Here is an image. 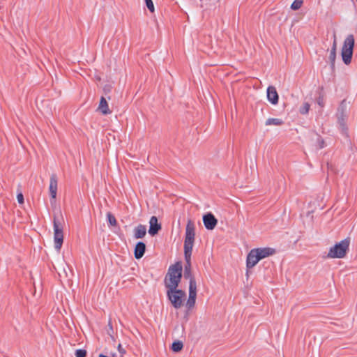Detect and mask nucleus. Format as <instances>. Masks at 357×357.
Here are the masks:
<instances>
[{"label":"nucleus","mask_w":357,"mask_h":357,"mask_svg":"<svg viewBox=\"0 0 357 357\" xmlns=\"http://www.w3.org/2000/svg\"><path fill=\"white\" fill-rule=\"evenodd\" d=\"M195 226L191 220H188L185 234L184 256L186 264L185 266L184 277L185 278H193L191 274V255L195 242Z\"/></svg>","instance_id":"obj_1"},{"label":"nucleus","mask_w":357,"mask_h":357,"mask_svg":"<svg viewBox=\"0 0 357 357\" xmlns=\"http://www.w3.org/2000/svg\"><path fill=\"white\" fill-rule=\"evenodd\" d=\"M182 277V266L180 262L169 268L167 274L165 278V287L168 289L177 288Z\"/></svg>","instance_id":"obj_2"},{"label":"nucleus","mask_w":357,"mask_h":357,"mask_svg":"<svg viewBox=\"0 0 357 357\" xmlns=\"http://www.w3.org/2000/svg\"><path fill=\"white\" fill-rule=\"evenodd\" d=\"M354 43V37L352 34L348 35L344 41L341 55L342 61L346 65H349L351 61Z\"/></svg>","instance_id":"obj_3"},{"label":"nucleus","mask_w":357,"mask_h":357,"mask_svg":"<svg viewBox=\"0 0 357 357\" xmlns=\"http://www.w3.org/2000/svg\"><path fill=\"white\" fill-rule=\"evenodd\" d=\"M350 243L349 238H345L341 241L340 243L335 244L333 247L331 248L328 253V258H343L347 250Z\"/></svg>","instance_id":"obj_4"},{"label":"nucleus","mask_w":357,"mask_h":357,"mask_svg":"<svg viewBox=\"0 0 357 357\" xmlns=\"http://www.w3.org/2000/svg\"><path fill=\"white\" fill-rule=\"evenodd\" d=\"M167 296L172 304L176 308H180L183 304L185 298V293L183 290L177 289V288L168 289L167 291Z\"/></svg>","instance_id":"obj_5"},{"label":"nucleus","mask_w":357,"mask_h":357,"mask_svg":"<svg viewBox=\"0 0 357 357\" xmlns=\"http://www.w3.org/2000/svg\"><path fill=\"white\" fill-rule=\"evenodd\" d=\"M54 248L59 251L63 242V234L61 224L56 218H54Z\"/></svg>","instance_id":"obj_6"},{"label":"nucleus","mask_w":357,"mask_h":357,"mask_svg":"<svg viewBox=\"0 0 357 357\" xmlns=\"http://www.w3.org/2000/svg\"><path fill=\"white\" fill-rule=\"evenodd\" d=\"M337 117L338 123L340 124L342 130L344 131L347 128L346 121L347 119V103L345 100H342L340 103L337 109Z\"/></svg>","instance_id":"obj_7"},{"label":"nucleus","mask_w":357,"mask_h":357,"mask_svg":"<svg viewBox=\"0 0 357 357\" xmlns=\"http://www.w3.org/2000/svg\"><path fill=\"white\" fill-rule=\"evenodd\" d=\"M197 298V284L194 278H191L189 282V297L186 303L188 309L195 306Z\"/></svg>","instance_id":"obj_8"},{"label":"nucleus","mask_w":357,"mask_h":357,"mask_svg":"<svg viewBox=\"0 0 357 357\" xmlns=\"http://www.w3.org/2000/svg\"><path fill=\"white\" fill-rule=\"evenodd\" d=\"M58 178L56 174H53L50 176L49 190L51 196V204H54L57 194Z\"/></svg>","instance_id":"obj_9"},{"label":"nucleus","mask_w":357,"mask_h":357,"mask_svg":"<svg viewBox=\"0 0 357 357\" xmlns=\"http://www.w3.org/2000/svg\"><path fill=\"white\" fill-rule=\"evenodd\" d=\"M203 222L208 230H213L218 224V220L211 213H208L203 216Z\"/></svg>","instance_id":"obj_10"},{"label":"nucleus","mask_w":357,"mask_h":357,"mask_svg":"<svg viewBox=\"0 0 357 357\" xmlns=\"http://www.w3.org/2000/svg\"><path fill=\"white\" fill-rule=\"evenodd\" d=\"M161 229V225L158 222L157 217L152 216L149 220V233L153 236Z\"/></svg>","instance_id":"obj_11"},{"label":"nucleus","mask_w":357,"mask_h":357,"mask_svg":"<svg viewBox=\"0 0 357 357\" xmlns=\"http://www.w3.org/2000/svg\"><path fill=\"white\" fill-rule=\"evenodd\" d=\"M259 260L261 259L258 256L257 251H255L254 249L251 250L247 257V267L248 268L254 267L259 262Z\"/></svg>","instance_id":"obj_12"},{"label":"nucleus","mask_w":357,"mask_h":357,"mask_svg":"<svg viewBox=\"0 0 357 357\" xmlns=\"http://www.w3.org/2000/svg\"><path fill=\"white\" fill-rule=\"evenodd\" d=\"M268 100L273 105L278 103L279 96L275 86H269L267 89Z\"/></svg>","instance_id":"obj_13"},{"label":"nucleus","mask_w":357,"mask_h":357,"mask_svg":"<svg viewBox=\"0 0 357 357\" xmlns=\"http://www.w3.org/2000/svg\"><path fill=\"white\" fill-rule=\"evenodd\" d=\"M254 250L257 251L260 259L269 257L275 253L274 249L270 248H256Z\"/></svg>","instance_id":"obj_14"},{"label":"nucleus","mask_w":357,"mask_h":357,"mask_svg":"<svg viewBox=\"0 0 357 357\" xmlns=\"http://www.w3.org/2000/svg\"><path fill=\"white\" fill-rule=\"evenodd\" d=\"M146 251V245L143 242H138L135 248L134 255L137 259H141Z\"/></svg>","instance_id":"obj_15"},{"label":"nucleus","mask_w":357,"mask_h":357,"mask_svg":"<svg viewBox=\"0 0 357 357\" xmlns=\"http://www.w3.org/2000/svg\"><path fill=\"white\" fill-rule=\"evenodd\" d=\"M98 110L102 114L106 115L111 114L112 111L109 109L108 103L104 97H101Z\"/></svg>","instance_id":"obj_16"},{"label":"nucleus","mask_w":357,"mask_h":357,"mask_svg":"<svg viewBox=\"0 0 357 357\" xmlns=\"http://www.w3.org/2000/svg\"><path fill=\"white\" fill-rule=\"evenodd\" d=\"M146 234V227L145 225H139L134 229V237L137 239L142 238Z\"/></svg>","instance_id":"obj_17"},{"label":"nucleus","mask_w":357,"mask_h":357,"mask_svg":"<svg viewBox=\"0 0 357 357\" xmlns=\"http://www.w3.org/2000/svg\"><path fill=\"white\" fill-rule=\"evenodd\" d=\"M336 49H337L336 36H335V35H334V40H333V47L331 50V52H330L329 57H328L332 68H333L334 66H335V58H336Z\"/></svg>","instance_id":"obj_18"},{"label":"nucleus","mask_w":357,"mask_h":357,"mask_svg":"<svg viewBox=\"0 0 357 357\" xmlns=\"http://www.w3.org/2000/svg\"><path fill=\"white\" fill-rule=\"evenodd\" d=\"M282 124H283L282 120H281L280 119H278V118H269L265 122V125L266 126H281Z\"/></svg>","instance_id":"obj_19"},{"label":"nucleus","mask_w":357,"mask_h":357,"mask_svg":"<svg viewBox=\"0 0 357 357\" xmlns=\"http://www.w3.org/2000/svg\"><path fill=\"white\" fill-rule=\"evenodd\" d=\"M183 344L181 341L174 342L172 345V349L174 352H178L183 349Z\"/></svg>","instance_id":"obj_20"},{"label":"nucleus","mask_w":357,"mask_h":357,"mask_svg":"<svg viewBox=\"0 0 357 357\" xmlns=\"http://www.w3.org/2000/svg\"><path fill=\"white\" fill-rule=\"evenodd\" d=\"M107 217L110 226H116L117 221L116 220V218L110 212H108L107 213Z\"/></svg>","instance_id":"obj_21"},{"label":"nucleus","mask_w":357,"mask_h":357,"mask_svg":"<svg viewBox=\"0 0 357 357\" xmlns=\"http://www.w3.org/2000/svg\"><path fill=\"white\" fill-rule=\"evenodd\" d=\"M303 0H295L291 5V8L294 10H298L303 4Z\"/></svg>","instance_id":"obj_22"},{"label":"nucleus","mask_w":357,"mask_h":357,"mask_svg":"<svg viewBox=\"0 0 357 357\" xmlns=\"http://www.w3.org/2000/svg\"><path fill=\"white\" fill-rule=\"evenodd\" d=\"M310 105L307 102H305L303 106L300 108V112L302 114H306L308 113Z\"/></svg>","instance_id":"obj_23"},{"label":"nucleus","mask_w":357,"mask_h":357,"mask_svg":"<svg viewBox=\"0 0 357 357\" xmlns=\"http://www.w3.org/2000/svg\"><path fill=\"white\" fill-rule=\"evenodd\" d=\"M144 1L146 2V5L147 6V8L149 10V11L151 13H154L155 8H154V5H153V3L152 0H144Z\"/></svg>","instance_id":"obj_24"},{"label":"nucleus","mask_w":357,"mask_h":357,"mask_svg":"<svg viewBox=\"0 0 357 357\" xmlns=\"http://www.w3.org/2000/svg\"><path fill=\"white\" fill-rule=\"evenodd\" d=\"M86 351L84 349H77L75 351L76 357H86Z\"/></svg>","instance_id":"obj_25"},{"label":"nucleus","mask_w":357,"mask_h":357,"mask_svg":"<svg viewBox=\"0 0 357 357\" xmlns=\"http://www.w3.org/2000/svg\"><path fill=\"white\" fill-rule=\"evenodd\" d=\"M17 201L20 204H23L24 203V196L22 195V193H19L17 195Z\"/></svg>","instance_id":"obj_26"},{"label":"nucleus","mask_w":357,"mask_h":357,"mask_svg":"<svg viewBox=\"0 0 357 357\" xmlns=\"http://www.w3.org/2000/svg\"><path fill=\"white\" fill-rule=\"evenodd\" d=\"M118 350H119V351L120 353H121V354H124V353H125V350L123 349V347H122V346H121V344H119L118 345Z\"/></svg>","instance_id":"obj_27"},{"label":"nucleus","mask_w":357,"mask_h":357,"mask_svg":"<svg viewBox=\"0 0 357 357\" xmlns=\"http://www.w3.org/2000/svg\"><path fill=\"white\" fill-rule=\"evenodd\" d=\"M104 90H105V91H109L110 89H109V86L107 87V86H105Z\"/></svg>","instance_id":"obj_28"},{"label":"nucleus","mask_w":357,"mask_h":357,"mask_svg":"<svg viewBox=\"0 0 357 357\" xmlns=\"http://www.w3.org/2000/svg\"><path fill=\"white\" fill-rule=\"evenodd\" d=\"M318 104H319V105L322 106V100L319 99V100H318Z\"/></svg>","instance_id":"obj_29"}]
</instances>
